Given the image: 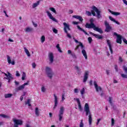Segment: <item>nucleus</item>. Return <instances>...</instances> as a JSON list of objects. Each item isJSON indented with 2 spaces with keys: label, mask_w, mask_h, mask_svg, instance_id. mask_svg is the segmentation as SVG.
I'll use <instances>...</instances> for the list:
<instances>
[{
  "label": "nucleus",
  "mask_w": 127,
  "mask_h": 127,
  "mask_svg": "<svg viewBox=\"0 0 127 127\" xmlns=\"http://www.w3.org/2000/svg\"><path fill=\"white\" fill-rule=\"evenodd\" d=\"M89 21L90 22V24L86 23L85 24V27L86 28H89V29H93V30H95V31H97V32H99V33H103V30H102V29L96 27V25L94 24V19L91 18L89 20Z\"/></svg>",
  "instance_id": "obj_1"
},
{
  "label": "nucleus",
  "mask_w": 127,
  "mask_h": 127,
  "mask_svg": "<svg viewBox=\"0 0 127 127\" xmlns=\"http://www.w3.org/2000/svg\"><path fill=\"white\" fill-rule=\"evenodd\" d=\"M84 112H85L86 116H88V122L90 126L92 125V121H93V118H92V114H91V111H90V107L88 103H85L84 106Z\"/></svg>",
  "instance_id": "obj_2"
},
{
  "label": "nucleus",
  "mask_w": 127,
  "mask_h": 127,
  "mask_svg": "<svg viewBox=\"0 0 127 127\" xmlns=\"http://www.w3.org/2000/svg\"><path fill=\"white\" fill-rule=\"evenodd\" d=\"M92 9L91 10L92 14L93 16H96V13H97V18H101L102 17V15H101V11L99 10V9L97 8V7L93 6L92 7Z\"/></svg>",
  "instance_id": "obj_3"
},
{
  "label": "nucleus",
  "mask_w": 127,
  "mask_h": 127,
  "mask_svg": "<svg viewBox=\"0 0 127 127\" xmlns=\"http://www.w3.org/2000/svg\"><path fill=\"white\" fill-rule=\"evenodd\" d=\"M46 74L49 79H52L53 75H54V73L53 72L52 69L48 66L46 67Z\"/></svg>",
  "instance_id": "obj_4"
},
{
  "label": "nucleus",
  "mask_w": 127,
  "mask_h": 127,
  "mask_svg": "<svg viewBox=\"0 0 127 127\" xmlns=\"http://www.w3.org/2000/svg\"><path fill=\"white\" fill-rule=\"evenodd\" d=\"M2 73L6 76V77H4V79L8 80V83H10L11 80H13V76H12V74L10 73L8 71L7 74L4 72H2Z\"/></svg>",
  "instance_id": "obj_5"
},
{
  "label": "nucleus",
  "mask_w": 127,
  "mask_h": 127,
  "mask_svg": "<svg viewBox=\"0 0 127 127\" xmlns=\"http://www.w3.org/2000/svg\"><path fill=\"white\" fill-rule=\"evenodd\" d=\"M64 107H61L59 114V121L60 122H61V121H62V119H63V115H64Z\"/></svg>",
  "instance_id": "obj_6"
},
{
  "label": "nucleus",
  "mask_w": 127,
  "mask_h": 127,
  "mask_svg": "<svg viewBox=\"0 0 127 127\" xmlns=\"http://www.w3.org/2000/svg\"><path fill=\"white\" fill-rule=\"evenodd\" d=\"M113 35L114 36H117V38L116 40V42L117 43H119V44H122V39H123V37L120 35L118 34L116 32H114Z\"/></svg>",
  "instance_id": "obj_7"
},
{
  "label": "nucleus",
  "mask_w": 127,
  "mask_h": 127,
  "mask_svg": "<svg viewBox=\"0 0 127 127\" xmlns=\"http://www.w3.org/2000/svg\"><path fill=\"white\" fill-rule=\"evenodd\" d=\"M63 25H64V30L65 32V33H68V31L67 30H71V29L70 28V25L68 24H67V23L66 22H64L63 23Z\"/></svg>",
  "instance_id": "obj_8"
},
{
  "label": "nucleus",
  "mask_w": 127,
  "mask_h": 127,
  "mask_svg": "<svg viewBox=\"0 0 127 127\" xmlns=\"http://www.w3.org/2000/svg\"><path fill=\"white\" fill-rule=\"evenodd\" d=\"M104 24L106 27L105 31L106 32H110L112 30V27L110 26V24L108 23L107 20L105 21Z\"/></svg>",
  "instance_id": "obj_9"
},
{
  "label": "nucleus",
  "mask_w": 127,
  "mask_h": 127,
  "mask_svg": "<svg viewBox=\"0 0 127 127\" xmlns=\"http://www.w3.org/2000/svg\"><path fill=\"white\" fill-rule=\"evenodd\" d=\"M29 83V81H28L26 83H25L23 85L19 86L18 88H16L15 89L16 92H18V91H21V90H23V89H24L25 86H26V85H28Z\"/></svg>",
  "instance_id": "obj_10"
},
{
  "label": "nucleus",
  "mask_w": 127,
  "mask_h": 127,
  "mask_svg": "<svg viewBox=\"0 0 127 127\" xmlns=\"http://www.w3.org/2000/svg\"><path fill=\"white\" fill-rule=\"evenodd\" d=\"M48 57L50 61V64H52L54 62V55L53 53H49L48 54Z\"/></svg>",
  "instance_id": "obj_11"
},
{
  "label": "nucleus",
  "mask_w": 127,
  "mask_h": 127,
  "mask_svg": "<svg viewBox=\"0 0 127 127\" xmlns=\"http://www.w3.org/2000/svg\"><path fill=\"white\" fill-rule=\"evenodd\" d=\"M46 13H47L48 16H49V18L50 19H52L53 21H55V22H58V21L57 20V19L54 17L53 16H52V14L49 12V11H47Z\"/></svg>",
  "instance_id": "obj_12"
},
{
  "label": "nucleus",
  "mask_w": 127,
  "mask_h": 127,
  "mask_svg": "<svg viewBox=\"0 0 127 127\" xmlns=\"http://www.w3.org/2000/svg\"><path fill=\"white\" fill-rule=\"evenodd\" d=\"M74 100L76 101L78 104V110H79L80 112H82L83 109L82 108V106L81 105V102L80 101V99H79V98H74Z\"/></svg>",
  "instance_id": "obj_13"
},
{
  "label": "nucleus",
  "mask_w": 127,
  "mask_h": 127,
  "mask_svg": "<svg viewBox=\"0 0 127 127\" xmlns=\"http://www.w3.org/2000/svg\"><path fill=\"white\" fill-rule=\"evenodd\" d=\"M54 97L55 98V105L53 108L54 110H55L56 109V107L58 106V98H57V96H56V94H54Z\"/></svg>",
  "instance_id": "obj_14"
},
{
  "label": "nucleus",
  "mask_w": 127,
  "mask_h": 127,
  "mask_svg": "<svg viewBox=\"0 0 127 127\" xmlns=\"http://www.w3.org/2000/svg\"><path fill=\"white\" fill-rule=\"evenodd\" d=\"M89 33L91 35H93V36H94L95 38H97L98 39H102V38H103V36L96 34L92 32H90Z\"/></svg>",
  "instance_id": "obj_15"
},
{
  "label": "nucleus",
  "mask_w": 127,
  "mask_h": 127,
  "mask_svg": "<svg viewBox=\"0 0 127 127\" xmlns=\"http://www.w3.org/2000/svg\"><path fill=\"white\" fill-rule=\"evenodd\" d=\"M94 85L96 89V92H99V91H102V87H101L100 86H98L97 82L94 81Z\"/></svg>",
  "instance_id": "obj_16"
},
{
  "label": "nucleus",
  "mask_w": 127,
  "mask_h": 127,
  "mask_svg": "<svg viewBox=\"0 0 127 127\" xmlns=\"http://www.w3.org/2000/svg\"><path fill=\"white\" fill-rule=\"evenodd\" d=\"M7 61L8 63V64H11V65H14L15 64V62L14 61H12L11 62V60L10 59V57L9 56H7Z\"/></svg>",
  "instance_id": "obj_17"
},
{
  "label": "nucleus",
  "mask_w": 127,
  "mask_h": 127,
  "mask_svg": "<svg viewBox=\"0 0 127 127\" xmlns=\"http://www.w3.org/2000/svg\"><path fill=\"white\" fill-rule=\"evenodd\" d=\"M88 75H89V71H85L84 75L83 83L87 82V80H88Z\"/></svg>",
  "instance_id": "obj_18"
},
{
  "label": "nucleus",
  "mask_w": 127,
  "mask_h": 127,
  "mask_svg": "<svg viewBox=\"0 0 127 127\" xmlns=\"http://www.w3.org/2000/svg\"><path fill=\"white\" fill-rule=\"evenodd\" d=\"M13 122L14 123H15L16 125L21 126L22 125V121L20 120H16V119H13Z\"/></svg>",
  "instance_id": "obj_19"
},
{
  "label": "nucleus",
  "mask_w": 127,
  "mask_h": 127,
  "mask_svg": "<svg viewBox=\"0 0 127 127\" xmlns=\"http://www.w3.org/2000/svg\"><path fill=\"white\" fill-rule=\"evenodd\" d=\"M108 10L110 13L113 14V15H115L116 16H118V15H121V12L113 11L111 10V9H109Z\"/></svg>",
  "instance_id": "obj_20"
},
{
  "label": "nucleus",
  "mask_w": 127,
  "mask_h": 127,
  "mask_svg": "<svg viewBox=\"0 0 127 127\" xmlns=\"http://www.w3.org/2000/svg\"><path fill=\"white\" fill-rule=\"evenodd\" d=\"M72 17H73V18H76V19H78V20H79V21H81V22L83 20V18H82V16H81L73 15Z\"/></svg>",
  "instance_id": "obj_21"
},
{
  "label": "nucleus",
  "mask_w": 127,
  "mask_h": 127,
  "mask_svg": "<svg viewBox=\"0 0 127 127\" xmlns=\"http://www.w3.org/2000/svg\"><path fill=\"white\" fill-rule=\"evenodd\" d=\"M25 31L26 33H28V32H32L33 31V28L30 27H27L25 29Z\"/></svg>",
  "instance_id": "obj_22"
},
{
  "label": "nucleus",
  "mask_w": 127,
  "mask_h": 127,
  "mask_svg": "<svg viewBox=\"0 0 127 127\" xmlns=\"http://www.w3.org/2000/svg\"><path fill=\"white\" fill-rule=\"evenodd\" d=\"M107 44L109 47V49L110 50V52L111 54H113V49H112V45L111 44V42H110V40H107Z\"/></svg>",
  "instance_id": "obj_23"
},
{
  "label": "nucleus",
  "mask_w": 127,
  "mask_h": 127,
  "mask_svg": "<svg viewBox=\"0 0 127 127\" xmlns=\"http://www.w3.org/2000/svg\"><path fill=\"white\" fill-rule=\"evenodd\" d=\"M81 53L83 54L85 59L87 60L88 59V56H87V53L86 52V50L83 49L81 51Z\"/></svg>",
  "instance_id": "obj_24"
},
{
  "label": "nucleus",
  "mask_w": 127,
  "mask_h": 127,
  "mask_svg": "<svg viewBox=\"0 0 127 127\" xmlns=\"http://www.w3.org/2000/svg\"><path fill=\"white\" fill-rule=\"evenodd\" d=\"M77 29L78 30H80V31H82V32L85 33V34H86V35H89V34H88V33H87L85 30H84L82 28H81L80 27V26L78 25L77 26Z\"/></svg>",
  "instance_id": "obj_25"
},
{
  "label": "nucleus",
  "mask_w": 127,
  "mask_h": 127,
  "mask_svg": "<svg viewBox=\"0 0 127 127\" xmlns=\"http://www.w3.org/2000/svg\"><path fill=\"white\" fill-rule=\"evenodd\" d=\"M109 19H110V20H111V21H113V22H115V23H116V24L120 25V22H118L117 20H116V19H114L113 18V17L110 16Z\"/></svg>",
  "instance_id": "obj_26"
},
{
  "label": "nucleus",
  "mask_w": 127,
  "mask_h": 127,
  "mask_svg": "<svg viewBox=\"0 0 127 127\" xmlns=\"http://www.w3.org/2000/svg\"><path fill=\"white\" fill-rule=\"evenodd\" d=\"M74 69H75L76 72H77V74H79L82 73V72L81 71V68H80V67H79V66H78L77 65H76L74 67Z\"/></svg>",
  "instance_id": "obj_27"
},
{
  "label": "nucleus",
  "mask_w": 127,
  "mask_h": 127,
  "mask_svg": "<svg viewBox=\"0 0 127 127\" xmlns=\"http://www.w3.org/2000/svg\"><path fill=\"white\" fill-rule=\"evenodd\" d=\"M39 3H40V1H37L36 3H34L32 5V8H35L38 5H39Z\"/></svg>",
  "instance_id": "obj_28"
},
{
  "label": "nucleus",
  "mask_w": 127,
  "mask_h": 127,
  "mask_svg": "<svg viewBox=\"0 0 127 127\" xmlns=\"http://www.w3.org/2000/svg\"><path fill=\"white\" fill-rule=\"evenodd\" d=\"M11 97H12V94L8 93V94H4V98L5 99H7L8 98H11Z\"/></svg>",
  "instance_id": "obj_29"
},
{
  "label": "nucleus",
  "mask_w": 127,
  "mask_h": 127,
  "mask_svg": "<svg viewBox=\"0 0 127 127\" xmlns=\"http://www.w3.org/2000/svg\"><path fill=\"white\" fill-rule=\"evenodd\" d=\"M24 49L25 52L26 54H27V56L28 57H30V53H29V51H28V50H27V49H26V47L24 48Z\"/></svg>",
  "instance_id": "obj_30"
},
{
  "label": "nucleus",
  "mask_w": 127,
  "mask_h": 127,
  "mask_svg": "<svg viewBox=\"0 0 127 127\" xmlns=\"http://www.w3.org/2000/svg\"><path fill=\"white\" fill-rule=\"evenodd\" d=\"M35 115L36 116H37L38 117V116H39V110L38 109V107H36L35 108Z\"/></svg>",
  "instance_id": "obj_31"
},
{
  "label": "nucleus",
  "mask_w": 127,
  "mask_h": 127,
  "mask_svg": "<svg viewBox=\"0 0 127 127\" xmlns=\"http://www.w3.org/2000/svg\"><path fill=\"white\" fill-rule=\"evenodd\" d=\"M0 117L3 118V119H9V118H10L9 116L4 114H0Z\"/></svg>",
  "instance_id": "obj_32"
},
{
  "label": "nucleus",
  "mask_w": 127,
  "mask_h": 127,
  "mask_svg": "<svg viewBox=\"0 0 127 127\" xmlns=\"http://www.w3.org/2000/svg\"><path fill=\"white\" fill-rule=\"evenodd\" d=\"M56 48H57L58 51L60 52V53H62V50H61V48H60V45L58 44L56 46Z\"/></svg>",
  "instance_id": "obj_33"
},
{
  "label": "nucleus",
  "mask_w": 127,
  "mask_h": 127,
  "mask_svg": "<svg viewBox=\"0 0 127 127\" xmlns=\"http://www.w3.org/2000/svg\"><path fill=\"white\" fill-rule=\"evenodd\" d=\"M80 94L81 96H82V98H84V94H85V88H83L81 90H80Z\"/></svg>",
  "instance_id": "obj_34"
},
{
  "label": "nucleus",
  "mask_w": 127,
  "mask_h": 127,
  "mask_svg": "<svg viewBox=\"0 0 127 127\" xmlns=\"http://www.w3.org/2000/svg\"><path fill=\"white\" fill-rule=\"evenodd\" d=\"M30 99H28L27 102H25V105H28L29 107H31V104H30Z\"/></svg>",
  "instance_id": "obj_35"
},
{
  "label": "nucleus",
  "mask_w": 127,
  "mask_h": 127,
  "mask_svg": "<svg viewBox=\"0 0 127 127\" xmlns=\"http://www.w3.org/2000/svg\"><path fill=\"white\" fill-rule=\"evenodd\" d=\"M108 101L111 106H113V98L111 97H109L108 98Z\"/></svg>",
  "instance_id": "obj_36"
},
{
  "label": "nucleus",
  "mask_w": 127,
  "mask_h": 127,
  "mask_svg": "<svg viewBox=\"0 0 127 127\" xmlns=\"http://www.w3.org/2000/svg\"><path fill=\"white\" fill-rule=\"evenodd\" d=\"M123 69L124 70L125 74H127V67L126 65H123Z\"/></svg>",
  "instance_id": "obj_37"
},
{
  "label": "nucleus",
  "mask_w": 127,
  "mask_h": 127,
  "mask_svg": "<svg viewBox=\"0 0 127 127\" xmlns=\"http://www.w3.org/2000/svg\"><path fill=\"white\" fill-rule=\"evenodd\" d=\"M41 41L42 43H43L45 41V36H42L41 38Z\"/></svg>",
  "instance_id": "obj_38"
},
{
  "label": "nucleus",
  "mask_w": 127,
  "mask_h": 127,
  "mask_svg": "<svg viewBox=\"0 0 127 127\" xmlns=\"http://www.w3.org/2000/svg\"><path fill=\"white\" fill-rule=\"evenodd\" d=\"M50 10H51V11H53L54 13H56V10L54 8V7H50L49 8Z\"/></svg>",
  "instance_id": "obj_39"
},
{
  "label": "nucleus",
  "mask_w": 127,
  "mask_h": 127,
  "mask_svg": "<svg viewBox=\"0 0 127 127\" xmlns=\"http://www.w3.org/2000/svg\"><path fill=\"white\" fill-rule=\"evenodd\" d=\"M26 74L25 73V72H23L22 73V81H24V80H25V77H26Z\"/></svg>",
  "instance_id": "obj_40"
},
{
  "label": "nucleus",
  "mask_w": 127,
  "mask_h": 127,
  "mask_svg": "<svg viewBox=\"0 0 127 127\" xmlns=\"http://www.w3.org/2000/svg\"><path fill=\"white\" fill-rule=\"evenodd\" d=\"M115 126V120L112 118L111 119V127H114Z\"/></svg>",
  "instance_id": "obj_41"
},
{
  "label": "nucleus",
  "mask_w": 127,
  "mask_h": 127,
  "mask_svg": "<svg viewBox=\"0 0 127 127\" xmlns=\"http://www.w3.org/2000/svg\"><path fill=\"white\" fill-rule=\"evenodd\" d=\"M121 77L123 78V79H127V74H125L124 73L121 74Z\"/></svg>",
  "instance_id": "obj_42"
},
{
  "label": "nucleus",
  "mask_w": 127,
  "mask_h": 127,
  "mask_svg": "<svg viewBox=\"0 0 127 127\" xmlns=\"http://www.w3.org/2000/svg\"><path fill=\"white\" fill-rule=\"evenodd\" d=\"M65 93H62V102L64 101V100H65Z\"/></svg>",
  "instance_id": "obj_43"
},
{
  "label": "nucleus",
  "mask_w": 127,
  "mask_h": 127,
  "mask_svg": "<svg viewBox=\"0 0 127 127\" xmlns=\"http://www.w3.org/2000/svg\"><path fill=\"white\" fill-rule=\"evenodd\" d=\"M86 13L88 16H91L92 15V12H90L89 11H86Z\"/></svg>",
  "instance_id": "obj_44"
},
{
  "label": "nucleus",
  "mask_w": 127,
  "mask_h": 127,
  "mask_svg": "<svg viewBox=\"0 0 127 127\" xmlns=\"http://www.w3.org/2000/svg\"><path fill=\"white\" fill-rule=\"evenodd\" d=\"M53 31L56 34H57V33H58V30L55 28H53Z\"/></svg>",
  "instance_id": "obj_45"
},
{
  "label": "nucleus",
  "mask_w": 127,
  "mask_h": 127,
  "mask_svg": "<svg viewBox=\"0 0 127 127\" xmlns=\"http://www.w3.org/2000/svg\"><path fill=\"white\" fill-rule=\"evenodd\" d=\"M84 124H83V119L81 120V122L80 123L79 127H83Z\"/></svg>",
  "instance_id": "obj_46"
},
{
  "label": "nucleus",
  "mask_w": 127,
  "mask_h": 127,
  "mask_svg": "<svg viewBox=\"0 0 127 127\" xmlns=\"http://www.w3.org/2000/svg\"><path fill=\"white\" fill-rule=\"evenodd\" d=\"M71 55L74 59H76L77 58V57L76 56L75 53H73L71 54Z\"/></svg>",
  "instance_id": "obj_47"
},
{
  "label": "nucleus",
  "mask_w": 127,
  "mask_h": 127,
  "mask_svg": "<svg viewBox=\"0 0 127 127\" xmlns=\"http://www.w3.org/2000/svg\"><path fill=\"white\" fill-rule=\"evenodd\" d=\"M88 40L89 41V43L90 44L92 43V41H93V39H92V37H88Z\"/></svg>",
  "instance_id": "obj_48"
},
{
  "label": "nucleus",
  "mask_w": 127,
  "mask_h": 127,
  "mask_svg": "<svg viewBox=\"0 0 127 127\" xmlns=\"http://www.w3.org/2000/svg\"><path fill=\"white\" fill-rule=\"evenodd\" d=\"M79 92V89H78L77 88H75L74 89V94H77Z\"/></svg>",
  "instance_id": "obj_49"
},
{
  "label": "nucleus",
  "mask_w": 127,
  "mask_h": 127,
  "mask_svg": "<svg viewBox=\"0 0 127 127\" xmlns=\"http://www.w3.org/2000/svg\"><path fill=\"white\" fill-rule=\"evenodd\" d=\"M41 91H42V92H43V93H44V92H45V91H46V89H45V87H44V86L42 87V88H41Z\"/></svg>",
  "instance_id": "obj_50"
},
{
  "label": "nucleus",
  "mask_w": 127,
  "mask_h": 127,
  "mask_svg": "<svg viewBox=\"0 0 127 127\" xmlns=\"http://www.w3.org/2000/svg\"><path fill=\"white\" fill-rule=\"evenodd\" d=\"M32 67L35 69V68H36V64H35V63H33L32 64Z\"/></svg>",
  "instance_id": "obj_51"
},
{
  "label": "nucleus",
  "mask_w": 127,
  "mask_h": 127,
  "mask_svg": "<svg viewBox=\"0 0 127 127\" xmlns=\"http://www.w3.org/2000/svg\"><path fill=\"white\" fill-rule=\"evenodd\" d=\"M123 41L124 42V43H125L126 44H127V40L126 38H123Z\"/></svg>",
  "instance_id": "obj_52"
},
{
  "label": "nucleus",
  "mask_w": 127,
  "mask_h": 127,
  "mask_svg": "<svg viewBox=\"0 0 127 127\" xmlns=\"http://www.w3.org/2000/svg\"><path fill=\"white\" fill-rule=\"evenodd\" d=\"M79 46H80L81 49H83L84 48V45H83V44L81 42H79Z\"/></svg>",
  "instance_id": "obj_53"
},
{
  "label": "nucleus",
  "mask_w": 127,
  "mask_h": 127,
  "mask_svg": "<svg viewBox=\"0 0 127 127\" xmlns=\"http://www.w3.org/2000/svg\"><path fill=\"white\" fill-rule=\"evenodd\" d=\"M16 77H19L20 76L19 72L17 70L16 71Z\"/></svg>",
  "instance_id": "obj_54"
},
{
  "label": "nucleus",
  "mask_w": 127,
  "mask_h": 127,
  "mask_svg": "<svg viewBox=\"0 0 127 127\" xmlns=\"http://www.w3.org/2000/svg\"><path fill=\"white\" fill-rule=\"evenodd\" d=\"M119 60L121 63L124 62V60H123V58H122V57H119Z\"/></svg>",
  "instance_id": "obj_55"
},
{
  "label": "nucleus",
  "mask_w": 127,
  "mask_h": 127,
  "mask_svg": "<svg viewBox=\"0 0 127 127\" xmlns=\"http://www.w3.org/2000/svg\"><path fill=\"white\" fill-rule=\"evenodd\" d=\"M115 69L116 72H118L119 71L118 67L117 65H115Z\"/></svg>",
  "instance_id": "obj_56"
},
{
  "label": "nucleus",
  "mask_w": 127,
  "mask_h": 127,
  "mask_svg": "<svg viewBox=\"0 0 127 127\" xmlns=\"http://www.w3.org/2000/svg\"><path fill=\"white\" fill-rule=\"evenodd\" d=\"M100 121H102V119H99L97 120V122L96 123V125L98 126L99 124H100Z\"/></svg>",
  "instance_id": "obj_57"
},
{
  "label": "nucleus",
  "mask_w": 127,
  "mask_h": 127,
  "mask_svg": "<svg viewBox=\"0 0 127 127\" xmlns=\"http://www.w3.org/2000/svg\"><path fill=\"white\" fill-rule=\"evenodd\" d=\"M32 23L34 27H36L37 26V24L35 23L34 21H32Z\"/></svg>",
  "instance_id": "obj_58"
},
{
  "label": "nucleus",
  "mask_w": 127,
  "mask_h": 127,
  "mask_svg": "<svg viewBox=\"0 0 127 127\" xmlns=\"http://www.w3.org/2000/svg\"><path fill=\"white\" fill-rule=\"evenodd\" d=\"M123 1L124 2V3H125V4L127 5V0H123Z\"/></svg>",
  "instance_id": "obj_59"
},
{
  "label": "nucleus",
  "mask_w": 127,
  "mask_h": 127,
  "mask_svg": "<svg viewBox=\"0 0 127 127\" xmlns=\"http://www.w3.org/2000/svg\"><path fill=\"white\" fill-rule=\"evenodd\" d=\"M67 37L68 38H71V35H70V34L68 33V32H67Z\"/></svg>",
  "instance_id": "obj_60"
},
{
  "label": "nucleus",
  "mask_w": 127,
  "mask_h": 127,
  "mask_svg": "<svg viewBox=\"0 0 127 127\" xmlns=\"http://www.w3.org/2000/svg\"><path fill=\"white\" fill-rule=\"evenodd\" d=\"M106 74H107V75H110V70H106Z\"/></svg>",
  "instance_id": "obj_61"
},
{
  "label": "nucleus",
  "mask_w": 127,
  "mask_h": 127,
  "mask_svg": "<svg viewBox=\"0 0 127 127\" xmlns=\"http://www.w3.org/2000/svg\"><path fill=\"white\" fill-rule=\"evenodd\" d=\"M15 84L16 85V86H17V85H19V83L16 81V80H15Z\"/></svg>",
  "instance_id": "obj_62"
},
{
  "label": "nucleus",
  "mask_w": 127,
  "mask_h": 127,
  "mask_svg": "<svg viewBox=\"0 0 127 127\" xmlns=\"http://www.w3.org/2000/svg\"><path fill=\"white\" fill-rule=\"evenodd\" d=\"M67 53L68 54H72V52L71 51V50H68Z\"/></svg>",
  "instance_id": "obj_63"
},
{
  "label": "nucleus",
  "mask_w": 127,
  "mask_h": 127,
  "mask_svg": "<svg viewBox=\"0 0 127 127\" xmlns=\"http://www.w3.org/2000/svg\"><path fill=\"white\" fill-rule=\"evenodd\" d=\"M14 127H18V125L14 123Z\"/></svg>",
  "instance_id": "obj_64"
}]
</instances>
